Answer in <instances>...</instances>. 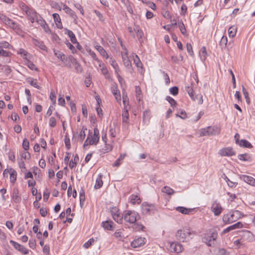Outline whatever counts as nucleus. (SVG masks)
<instances>
[{"label":"nucleus","mask_w":255,"mask_h":255,"mask_svg":"<svg viewBox=\"0 0 255 255\" xmlns=\"http://www.w3.org/2000/svg\"><path fill=\"white\" fill-rule=\"evenodd\" d=\"M19 6L21 9L25 13L29 20L32 23L38 21L41 16L37 13L33 9L28 7L24 2H20Z\"/></svg>","instance_id":"f257e3e1"},{"label":"nucleus","mask_w":255,"mask_h":255,"mask_svg":"<svg viewBox=\"0 0 255 255\" xmlns=\"http://www.w3.org/2000/svg\"><path fill=\"white\" fill-rule=\"evenodd\" d=\"M243 216V214L239 210H233L223 216V221L226 224H229L237 221Z\"/></svg>","instance_id":"f03ea898"},{"label":"nucleus","mask_w":255,"mask_h":255,"mask_svg":"<svg viewBox=\"0 0 255 255\" xmlns=\"http://www.w3.org/2000/svg\"><path fill=\"white\" fill-rule=\"evenodd\" d=\"M139 218V215L135 211L127 210L124 212V219L126 223L130 225L135 224Z\"/></svg>","instance_id":"7ed1b4c3"},{"label":"nucleus","mask_w":255,"mask_h":255,"mask_svg":"<svg viewBox=\"0 0 255 255\" xmlns=\"http://www.w3.org/2000/svg\"><path fill=\"white\" fill-rule=\"evenodd\" d=\"M220 128L217 126H208L200 130V136H214L219 134Z\"/></svg>","instance_id":"20e7f679"},{"label":"nucleus","mask_w":255,"mask_h":255,"mask_svg":"<svg viewBox=\"0 0 255 255\" xmlns=\"http://www.w3.org/2000/svg\"><path fill=\"white\" fill-rule=\"evenodd\" d=\"M217 237V233L213 232L211 234H207L204 235L202 237V241L208 247H212L214 245V242Z\"/></svg>","instance_id":"39448f33"},{"label":"nucleus","mask_w":255,"mask_h":255,"mask_svg":"<svg viewBox=\"0 0 255 255\" xmlns=\"http://www.w3.org/2000/svg\"><path fill=\"white\" fill-rule=\"evenodd\" d=\"M191 234L189 229H183L178 230L175 236L177 240L184 242L186 241V239L190 238Z\"/></svg>","instance_id":"423d86ee"},{"label":"nucleus","mask_w":255,"mask_h":255,"mask_svg":"<svg viewBox=\"0 0 255 255\" xmlns=\"http://www.w3.org/2000/svg\"><path fill=\"white\" fill-rule=\"evenodd\" d=\"M111 215L113 219L118 224H122L124 219V214H122L120 210L115 207L111 210Z\"/></svg>","instance_id":"0eeeda50"},{"label":"nucleus","mask_w":255,"mask_h":255,"mask_svg":"<svg viewBox=\"0 0 255 255\" xmlns=\"http://www.w3.org/2000/svg\"><path fill=\"white\" fill-rule=\"evenodd\" d=\"M118 40L120 42L122 47L125 49V51L122 52L123 64L127 69H129L131 67V63L128 57V51L126 49L125 47L123 46L121 39L120 38H118Z\"/></svg>","instance_id":"6e6552de"},{"label":"nucleus","mask_w":255,"mask_h":255,"mask_svg":"<svg viewBox=\"0 0 255 255\" xmlns=\"http://www.w3.org/2000/svg\"><path fill=\"white\" fill-rule=\"evenodd\" d=\"M155 210V206L152 204L144 202L141 205V213L143 215L150 214L153 213Z\"/></svg>","instance_id":"1a4fd4ad"},{"label":"nucleus","mask_w":255,"mask_h":255,"mask_svg":"<svg viewBox=\"0 0 255 255\" xmlns=\"http://www.w3.org/2000/svg\"><path fill=\"white\" fill-rule=\"evenodd\" d=\"M168 250L172 253H179L182 252L183 247L182 245L176 242L170 243Z\"/></svg>","instance_id":"9d476101"},{"label":"nucleus","mask_w":255,"mask_h":255,"mask_svg":"<svg viewBox=\"0 0 255 255\" xmlns=\"http://www.w3.org/2000/svg\"><path fill=\"white\" fill-rule=\"evenodd\" d=\"M218 153L222 156H232L236 154V152L233 147H227L220 149Z\"/></svg>","instance_id":"9b49d317"},{"label":"nucleus","mask_w":255,"mask_h":255,"mask_svg":"<svg viewBox=\"0 0 255 255\" xmlns=\"http://www.w3.org/2000/svg\"><path fill=\"white\" fill-rule=\"evenodd\" d=\"M0 19L5 25L12 28H15L17 26L15 22L2 13H0Z\"/></svg>","instance_id":"f8f14e48"},{"label":"nucleus","mask_w":255,"mask_h":255,"mask_svg":"<svg viewBox=\"0 0 255 255\" xmlns=\"http://www.w3.org/2000/svg\"><path fill=\"white\" fill-rule=\"evenodd\" d=\"M242 239L248 242H253L255 241V237L250 231L248 230L243 231L240 234Z\"/></svg>","instance_id":"ddd939ff"},{"label":"nucleus","mask_w":255,"mask_h":255,"mask_svg":"<svg viewBox=\"0 0 255 255\" xmlns=\"http://www.w3.org/2000/svg\"><path fill=\"white\" fill-rule=\"evenodd\" d=\"M10 243L14 247V248L19 252L24 255H27L29 253V250L25 248L23 246L20 245L12 240L10 241Z\"/></svg>","instance_id":"4468645a"},{"label":"nucleus","mask_w":255,"mask_h":255,"mask_svg":"<svg viewBox=\"0 0 255 255\" xmlns=\"http://www.w3.org/2000/svg\"><path fill=\"white\" fill-rule=\"evenodd\" d=\"M211 210L215 216H219L222 213L223 208L219 202L215 201L212 205Z\"/></svg>","instance_id":"2eb2a0df"},{"label":"nucleus","mask_w":255,"mask_h":255,"mask_svg":"<svg viewBox=\"0 0 255 255\" xmlns=\"http://www.w3.org/2000/svg\"><path fill=\"white\" fill-rule=\"evenodd\" d=\"M100 138L99 131V129L95 128L94 129V134L91 135V138H90L89 143H92L93 144L96 145L99 142Z\"/></svg>","instance_id":"dca6fc26"},{"label":"nucleus","mask_w":255,"mask_h":255,"mask_svg":"<svg viewBox=\"0 0 255 255\" xmlns=\"http://www.w3.org/2000/svg\"><path fill=\"white\" fill-rule=\"evenodd\" d=\"M239 178L246 183L255 186V179L253 177L247 175H240Z\"/></svg>","instance_id":"f3484780"},{"label":"nucleus","mask_w":255,"mask_h":255,"mask_svg":"<svg viewBox=\"0 0 255 255\" xmlns=\"http://www.w3.org/2000/svg\"><path fill=\"white\" fill-rule=\"evenodd\" d=\"M145 243V239L144 238L140 237L133 240L131 243V246L132 248H136L143 245Z\"/></svg>","instance_id":"a211bd4d"},{"label":"nucleus","mask_w":255,"mask_h":255,"mask_svg":"<svg viewBox=\"0 0 255 255\" xmlns=\"http://www.w3.org/2000/svg\"><path fill=\"white\" fill-rule=\"evenodd\" d=\"M243 226V224L241 222H238L224 229L223 231V233L225 234L228 232H229L231 231L237 229H240L242 228Z\"/></svg>","instance_id":"6ab92c4d"},{"label":"nucleus","mask_w":255,"mask_h":255,"mask_svg":"<svg viewBox=\"0 0 255 255\" xmlns=\"http://www.w3.org/2000/svg\"><path fill=\"white\" fill-rule=\"evenodd\" d=\"M69 59L75 67V69L78 73H81L82 68L81 65L77 62V60L72 56L69 57Z\"/></svg>","instance_id":"aec40b11"},{"label":"nucleus","mask_w":255,"mask_h":255,"mask_svg":"<svg viewBox=\"0 0 255 255\" xmlns=\"http://www.w3.org/2000/svg\"><path fill=\"white\" fill-rule=\"evenodd\" d=\"M111 91L115 96V98L118 103H120L121 101V96L120 91L118 89L116 86H113L111 88Z\"/></svg>","instance_id":"412c9836"},{"label":"nucleus","mask_w":255,"mask_h":255,"mask_svg":"<svg viewBox=\"0 0 255 255\" xmlns=\"http://www.w3.org/2000/svg\"><path fill=\"white\" fill-rule=\"evenodd\" d=\"M238 158L243 161L251 162L252 161V157L249 153L240 154L238 155Z\"/></svg>","instance_id":"4be33fe9"},{"label":"nucleus","mask_w":255,"mask_h":255,"mask_svg":"<svg viewBox=\"0 0 255 255\" xmlns=\"http://www.w3.org/2000/svg\"><path fill=\"white\" fill-rule=\"evenodd\" d=\"M114 223L111 220H107L102 223V227L108 230H113L115 228L114 227Z\"/></svg>","instance_id":"5701e85b"},{"label":"nucleus","mask_w":255,"mask_h":255,"mask_svg":"<svg viewBox=\"0 0 255 255\" xmlns=\"http://www.w3.org/2000/svg\"><path fill=\"white\" fill-rule=\"evenodd\" d=\"M175 209L178 212L185 215H189L193 211L192 209L187 208L182 206H178Z\"/></svg>","instance_id":"b1692460"},{"label":"nucleus","mask_w":255,"mask_h":255,"mask_svg":"<svg viewBox=\"0 0 255 255\" xmlns=\"http://www.w3.org/2000/svg\"><path fill=\"white\" fill-rule=\"evenodd\" d=\"M37 23L38 24H40L41 26V27H42L46 33L50 32V28H49L48 24L46 23L45 21L42 17H41L40 19H39V20H38Z\"/></svg>","instance_id":"393cba45"},{"label":"nucleus","mask_w":255,"mask_h":255,"mask_svg":"<svg viewBox=\"0 0 255 255\" xmlns=\"http://www.w3.org/2000/svg\"><path fill=\"white\" fill-rule=\"evenodd\" d=\"M129 199L130 200V202L133 205H134L135 204H139L141 202L140 198L137 195H131L129 196Z\"/></svg>","instance_id":"a878e982"},{"label":"nucleus","mask_w":255,"mask_h":255,"mask_svg":"<svg viewBox=\"0 0 255 255\" xmlns=\"http://www.w3.org/2000/svg\"><path fill=\"white\" fill-rule=\"evenodd\" d=\"M102 176L103 175L101 174H99L98 175V176L96 180V183L94 186V188L96 189H100L103 186V182L102 179Z\"/></svg>","instance_id":"bb28decb"},{"label":"nucleus","mask_w":255,"mask_h":255,"mask_svg":"<svg viewBox=\"0 0 255 255\" xmlns=\"http://www.w3.org/2000/svg\"><path fill=\"white\" fill-rule=\"evenodd\" d=\"M12 199L15 203L21 202V197L18 195V191L17 189H14L12 192Z\"/></svg>","instance_id":"cd10ccee"},{"label":"nucleus","mask_w":255,"mask_h":255,"mask_svg":"<svg viewBox=\"0 0 255 255\" xmlns=\"http://www.w3.org/2000/svg\"><path fill=\"white\" fill-rule=\"evenodd\" d=\"M52 15L57 27L59 29H61L62 25L59 15L58 13H53Z\"/></svg>","instance_id":"c85d7f7f"},{"label":"nucleus","mask_w":255,"mask_h":255,"mask_svg":"<svg viewBox=\"0 0 255 255\" xmlns=\"http://www.w3.org/2000/svg\"><path fill=\"white\" fill-rule=\"evenodd\" d=\"M109 63L114 69L115 74H118V72H119L120 71V68L116 60L114 59L112 57H110L109 60Z\"/></svg>","instance_id":"c756f323"},{"label":"nucleus","mask_w":255,"mask_h":255,"mask_svg":"<svg viewBox=\"0 0 255 255\" xmlns=\"http://www.w3.org/2000/svg\"><path fill=\"white\" fill-rule=\"evenodd\" d=\"M54 55L59 59H60L62 62H65L67 60V57L65 55V54L59 51H55L54 50Z\"/></svg>","instance_id":"7c9ffc66"},{"label":"nucleus","mask_w":255,"mask_h":255,"mask_svg":"<svg viewBox=\"0 0 255 255\" xmlns=\"http://www.w3.org/2000/svg\"><path fill=\"white\" fill-rule=\"evenodd\" d=\"M241 147L251 148L253 147L252 144L247 140L241 139L239 143L238 144Z\"/></svg>","instance_id":"2f4dec72"},{"label":"nucleus","mask_w":255,"mask_h":255,"mask_svg":"<svg viewBox=\"0 0 255 255\" xmlns=\"http://www.w3.org/2000/svg\"><path fill=\"white\" fill-rule=\"evenodd\" d=\"M95 48L100 52L101 55H102L106 59H108L109 58L108 53L102 46L100 45H97L95 46Z\"/></svg>","instance_id":"473e14b6"},{"label":"nucleus","mask_w":255,"mask_h":255,"mask_svg":"<svg viewBox=\"0 0 255 255\" xmlns=\"http://www.w3.org/2000/svg\"><path fill=\"white\" fill-rule=\"evenodd\" d=\"M133 62L136 66L141 69V72L142 71V64L137 55H135L133 56Z\"/></svg>","instance_id":"72a5a7b5"},{"label":"nucleus","mask_w":255,"mask_h":255,"mask_svg":"<svg viewBox=\"0 0 255 255\" xmlns=\"http://www.w3.org/2000/svg\"><path fill=\"white\" fill-rule=\"evenodd\" d=\"M63 7V9L66 13L69 14L73 18H76L77 16L73 10L66 5H64Z\"/></svg>","instance_id":"f704fd0d"},{"label":"nucleus","mask_w":255,"mask_h":255,"mask_svg":"<svg viewBox=\"0 0 255 255\" xmlns=\"http://www.w3.org/2000/svg\"><path fill=\"white\" fill-rule=\"evenodd\" d=\"M191 99L194 101H196L197 103L201 105L203 104V96L201 94H198L197 95H194L192 98H191Z\"/></svg>","instance_id":"c9c22d12"},{"label":"nucleus","mask_w":255,"mask_h":255,"mask_svg":"<svg viewBox=\"0 0 255 255\" xmlns=\"http://www.w3.org/2000/svg\"><path fill=\"white\" fill-rule=\"evenodd\" d=\"M207 51L205 47H202L199 51V56L202 61L205 60L207 58Z\"/></svg>","instance_id":"e433bc0d"},{"label":"nucleus","mask_w":255,"mask_h":255,"mask_svg":"<svg viewBox=\"0 0 255 255\" xmlns=\"http://www.w3.org/2000/svg\"><path fill=\"white\" fill-rule=\"evenodd\" d=\"M34 44L44 51H47V47L42 41L34 40Z\"/></svg>","instance_id":"4c0bfd02"},{"label":"nucleus","mask_w":255,"mask_h":255,"mask_svg":"<svg viewBox=\"0 0 255 255\" xmlns=\"http://www.w3.org/2000/svg\"><path fill=\"white\" fill-rule=\"evenodd\" d=\"M134 31L136 33V36L139 41L140 42V39L142 38L143 33L141 29L138 26H135L134 28Z\"/></svg>","instance_id":"58836bf2"},{"label":"nucleus","mask_w":255,"mask_h":255,"mask_svg":"<svg viewBox=\"0 0 255 255\" xmlns=\"http://www.w3.org/2000/svg\"><path fill=\"white\" fill-rule=\"evenodd\" d=\"M67 34L70 38V40L73 44L77 43V40L75 35L71 30L67 29Z\"/></svg>","instance_id":"ea45409f"},{"label":"nucleus","mask_w":255,"mask_h":255,"mask_svg":"<svg viewBox=\"0 0 255 255\" xmlns=\"http://www.w3.org/2000/svg\"><path fill=\"white\" fill-rule=\"evenodd\" d=\"M227 42V37L226 36H223L219 42V45L222 49L225 48L226 47Z\"/></svg>","instance_id":"a19ab883"},{"label":"nucleus","mask_w":255,"mask_h":255,"mask_svg":"<svg viewBox=\"0 0 255 255\" xmlns=\"http://www.w3.org/2000/svg\"><path fill=\"white\" fill-rule=\"evenodd\" d=\"M27 82L32 86L37 88V89H40V86L38 85L36 79H32V78H29L27 80Z\"/></svg>","instance_id":"79ce46f5"},{"label":"nucleus","mask_w":255,"mask_h":255,"mask_svg":"<svg viewBox=\"0 0 255 255\" xmlns=\"http://www.w3.org/2000/svg\"><path fill=\"white\" fill-rule=\"evenodd\" d=\"M223 175L224 176V179L227 182V183L229 187H232V188H235L236 187V186L238 184L237 182H233V181H231L225 174Z\"/></svg>","instance_id":"37998d69"},{"label":"nucleus","mask_w":255,"mask_h":255,"mask_svg":"<svg viewBox=\"0 0 255 255\" xmlns=\"http://www.w3.org/2000/svg\"><path fill=\"white\" fill-rule=\"evenodd\" d=\"M135 91L136 93V98L137 100L140 101L142 98L141 90L139 86H135Z\"/></svg>","instance_id":"c03bdc74"},{"label":"nucleus","mask_w":255,"mask_h":255,"mask_svg":"<svg viewBox=\"0 0 255 255\" xmlns=\"http://www.w3.org/2000/svg\"><path fill=\"white\" fill-rule=\"evenodd\" d=\"M79 160V156L77 154H76L74 158V160H71L69 163V167L70 168L72 169L74 168L77 164V161Z\"/></svg>","instance_id":"a18cd8bd"},{"label":"nucleus","mask_w":255,"mask_h":255,"mask_svg":"<svg viewBox=\"0 0 255 255\" xmlns=\"http://www.w3.org/2000/svg\"><path fill=\"white\" fill-rule=\"evenodd\" d=\"M178 26L180 29V30L182 34L186 35V29L185 28V25L183 22L181 20L178 21Z\"/></svg>","instance_id":"49530a36"},{"label":"nucleus","mask_w":255,"mask_h":255,"mask_svg":"<svg viewBox=\"0 0 255 255\" xmlns=\"http://www.w3.org/2000/svg\"><path fill=\"white\" fill-rule=\"evenodd\" d=\"M123 102L124 108H127L128 106V98L127 94L124 92L123 93Z\"/></svg>","instance_id":"de8ad7c7"},{"label":"nucleus","mask_w":255,"mask_h":255,"mask_svg":"<svg viewBox=\"0 0 255 255\" xmlns=\"http://www.w3.org/2000/svg\"><path fill=\"white\" fill-rule=\"evenodd\" d=\"M150 119V113L147 111H144L143 114V122L144 124L147 123Z\"/></svg>","instance_id":"09e8293b"},{"label":"nucleus","mask_w":255,"mask_h":255,"mask_svg":"<svg viewBox=\"0 0 255 255\" xmlns=\"http://www.w3.org/2000/svg\"><path fill=\"white\" fill-rule=\"evenodd\" d=\"M11 173L10 174V181L14 183L16 180V172L12 168H11Z\"/></svg>","instance_id":"8fccbe9b"},{"label":"nucleus","mask_w":255,"mask_h":255,"mask_svg":"<svg viewBox=\"0 0 255 255\" xmlns=\"http://www.w3.org/2000/svg\"><path fill=\"white\" fill-rule=\"evenodd\" d=\"M162 192L168 195L173 194L174 192L172 188L167 186H165L162 189Z\"/></svg>","instance_id":"3c124183"},{"label":"nucleus","mask_w":255,"mask_h":255,"mask_svg":"<svg viewBox=\"0 0 255 255\" xmlns=\"http://www.w3.org/2000/svg\"><path fill=\"white\" fill-rule=\"evenodd\" d=\"M185 90L188 94L190 98H192L194 95V90L191 86H187L185 87Z\"/></svg>","instance_id":"603ef678"},{"label":"nucleus","mask_w":255,"mask_h":255,"mask_svg":"<svg viewBox=\"0 0 255 255\" xmlns=\"http://www.w3.org/2000/svg\"><path fill=\"white\" fill-rule=\"evenodd\" d=\"M105 148H103L100 149V151L103 153H105L111 151L112 150V147L111 145L105 143Z\"/></svg>","instance_id":"864d4df0"},{"label":"nucleus","mask_w":255,"mask_h":255,"mask_svg":"<svg viewBox=\"0 0 255 255\" xmlns=\"http://www.w3.org/2000/svg\"><path fill=\"white\" fill-rule=\"evenodd\" d=\"M80 204L81 206L83 204L85 200V192L83 189H81L79 194Z\"/></svg>","instance_id":"5fc2aeb1"},{"label":"nucleus","mask_w":255,"mask_h":255,"mask_svg":"<svg viewBox=\"0 0 255 255\" xmlns=\"http://www.w3.org/2000/svg\"><path fill=\"white\" fill-rule=\"evenodd\" d=\"M237 29L234 27H230L228 30L229 35L231 37H234L236 34Z\"/></svg>","instance_id":"6e6d98bb"},{"label":"nucleus","mask_w":255,"mask_h":255,"mask_svg":"<svg viewBox=\"0 0 255 255\" xmlns=\"http://www.w3.org/2000/svg\"><path fill=\"white\" fill-rule=\"evenodd\" d=\"M26 65L32 70L37 71L38 70L35 65L29 60H27Z\"/></svg>","instance_id":"4d7b16f0"},{"label":"nucleus","mask_w":255,"mask_h":255,"mask_svg":"<svg viewBox=\"0 0 255 255\" xmlns=\"http://www.w3.org/2000/svg\"><path fill=\"white\" fill-rule=\"evenodd\" d=\"M179 89L176 86H174L170 88L169 92L171 94L176 96L178 94Z\"/></svg>","instance_id":"13d9d810"},{"label":"nucleus","mask_w":255,"mask_h":255,"mask_svg":"<svg viewBox=\"0 0 255 255\" xmlns=\"http://www.w3.org/2000/svg\"><path fill=\"white\" fill-rule=\"evenodd\" d=\"M95 240L94 239L91 238L89 239L87 242H86L84 245L83 247L85 249L89 248L93 243H94Z\"/></svg>","instance_id":"bf43d9fd"},{"label":"nucleus","mask_w":255,"mask_h":255,"mask_svg":"<svg viewBox=\"0 0 255 255\" xmlns=\"http://www.w3.org/2000/svg\"><path fill=\"white\" fill-rule=\"evenodd\" d=\"M10 54V52L3 50L1 48V46H0V56H2L3 57H8L9 56Z\"/></svg>","instance_id":"052dcab7"},{"label":"nucleus","mask_w":255,"mask_h":255,"mask_svg":"<svg viewBox=\"0 0 255 255\" xmlns=\"http://www.w3.org/2000/svg\"><path fill=\"white\" fill-rule=\"evenodd\" d=\"M166 100L170 103L171 106L173 107L176 105V102L172 97L170 96H167Z\"/></svg>","instance_id":"680f3d73"},{"label":"nucleus","mask_w":255,"mask_h":255,"mask_svg":"<svg viewBox=\"0 0 255 255\" xmlns=\"http://www.w3.org/2000/svg\"><path fill=\"white\" fill-rule=\"evenodd\" d=\"M163 78L164 80L166 85H168L170 83V78L167 73H165L164 71H162Z\"/></svg>","instance_id":"e2e57ef3"},{"label":"nucleus","mask_w":255,"mask_h":255,"mask_svg":"<svg viewBox=\"0 0 255 255\" xmlns=\"http://www.w3.org/2000/svg\"><path fill=\"white\" fill-rule=\"evenodd\" d=\"M86 130H87V128L83 127L82 128V129L81 132H80V137L81 141H82L84 140V139L85 138V137L86 136L85 131Z\"/></svg>","instance_id":"0e129e2a"},{"label":"nucleus","mask_w":255,"mask_h":255,"mask_svg":"<svg viewBox=\"0 0 255 255\" xmlns=\"http://www.w3.org/2000/svg\"><path fill=\"white\" fill-rule=\"evenodd\" d=\"M49 125L52 128H54L56 126V121L55 118L52 117L49 119Z\"/></svg>","instance_id":"69168bd1"},{"label":"nucleus","mask_w":255,"mask_h":255,"mask_svg":"<svg viewBox=\"0 0 255 255\" xmlns=\"http://www.w3.org/2000/svg\"><path fill=\"white\" fill-rule=\"evenodd\" d=\"M22 146L25 150H27L29 149V143L28 140L27 139L25 138L23 139V142H22Z\"/></svg>","instance_id":"338daca9"},{"label":"nucleus","mask_w":255,"mask_h":255,"mask_svg":"<svg viewBox=\"0 0 255 255\" xmlns=\"http://www.w3.org/2000/svg\"><path fill=\"white\" fill-rule=\"evenodd\" d=\"M186 48L188 53L191 55H193V51L192 49V46L190 43H187L186 44Z\"/></svg>","instance_id":"774afa93"}]
</instances>
